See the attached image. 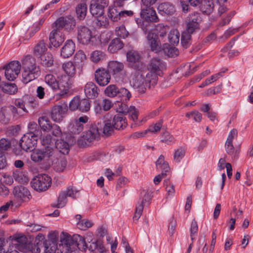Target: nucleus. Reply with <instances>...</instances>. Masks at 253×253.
Returning <instances> with one entry per match:
<instances>
[{
  "mask_svg": "<svg viewBox=\"0 0 253 253\" xmlns=\"http://www.w3.org/2000/svg\"><path fill=\"white\" fill-rule=\"evenodd\" d=\"M165 68L164 62L160 59L154 58L150 61L148 66V69L150 71L144 76L138 73L133 79V86L137 88L138 91L141 93L145 92L146 88L154 86L157 82V75H160Z\"/></svg>",
  "mask_w": 253,
  "mask_h": 253,
  "instance_id": "obj_1",
  "label": "nucleus"
},
{
  "mask_svg": "<svg viewBox=\"0 0 253 253\" xmlns=\"http://www.w3.org/2000/svg\"><path fill=\"white\" fill-rule=\"evenodd\" d=\"M60 242L58 245L46 242L43 246L45 253H69L76 248L79 250L86 248L84 238L78 234L71 236L67 233L62 232Z\"/></svg>",
  "mask_w": 253,
  "mask_h": 253,
  "instance_id": "obj_2",
  "label": "nucleus"
},
{
  "mask_svg": "<svg viewBox=\"0 0 253 253\" xmlns=\"http://www.w3.org/2000/svg\"><path fill=\"white\" fill-rule=\"evenodd\" d=\"M54 140L52 139L50 135H46L41 138L42 145L46 146L42 149L34 150L31 155V160L35 162H40L42 161H47L54 156L55 150L52 146L53 145Z\"/></svg>",
  "mask_w": 253,
  "mask_h": 253,
  "instance_id": "obj_3",
  "label": "nucleus"
},
{
  "mask_svg": "<svg viewBox=\"0 0 253 253\" xmlns=\"http://www.w3.org/2000/svg\"><path fill=\"white\" fill-rule=\"evenodd\" d=\"M22 81L24 84L37 78L41 74L40 67L37 65L35 60L30 55L24 57L22 61Z\"/></svg>",
  "mask_w": 253,
  "mask_h": 253,
  "instance_id": "obj_4",
  "label": "nucleus"
},
{
  "mask_svg": "<svg viewBox=\"0 0 253 253\" xmlns=\"http://www.w3.org/2000/svg\"><path fill=\"white\" fill-rule=\"evenodd\" d=\"M52 183L51 177L46 174H39L34 177L31 181L32 187L38 192L47 190Z\"/></svg>",
  "mask_w": 253,
  "mask_h": 253,
  "instance_id": "obj_5",
  "label": "nucleus"
},
{
  "mask_svg": "<svg viewBox=\"0 0 253 253\" xmlns=\"http://www.w3.org/2000/svg\"><path fill=\"white\" fill-rule=\"evenodd\" d=\"M77 38L78 42L83 44H93L94 38L91 30L85 25H80L77 27Z\"/></svg>",
  "mask_w": 253,
  "mask_h": 253,
  "instance_id": "obj_6",
  "label": "nucleus"
},
{
  "mask_svg": "<svg viewBox=\"0 0 253 253\" xmlns=\"http://www.w3.org/2000/svg\"><path fill=\"white\" fill-rule=\"evenodd\" d=\"M107 70L113 77L119 80H122L126 76L125 65L123 63L118 61H111L107 65Z\"/></svg>",
  "mask_w": 253,
  "mask_h": 253,
  "instance_id": "obj_7",
  "label": "nucleus"
},
{
  "mask_svg": "<svg viewBox=\"0 0 253 253\" xmlns=\"http://www.w3.org/2000/svg\"><path fill=\"white\" fill-rule=\"evenodd\" d=\"M56 28L64 29L66 31H73L76 25V20L72 16L60 17L54 23Z\"/></svg>",
  "mask_w": 253,
  "mask_h": 253,
  "instance_id": "obj_8",
  "label": "nucleus"
},
{
  "mask_svg": "<svg viewBox=\"0 0 253 253\" xmlns=\"http://www.w3.org/2000/svg\"><path fill=\"white\" fill-rule=\"evenodd\" d=\"M202 21V17L200 13L193 12L190 13L186 19V31L193 33L199 28V25Z\"/></svg>",
  "mask_w": 253,
  "mask_h": 253,
  "instance_id": "obj_9",
  "label": "nucleus"
},
{
  "mask_svg": "<svg viewBox=\"0 0 253 253\" xmlns=\"http://www.w3.org/2000/svg\"><path fill=\"white\" fill-rule=\"evenodd\" d=\"M21 65L18 61L10 62L5 67V76L9 81H13L20 73Z\"/></svg>",
  "mask_w": 253,
  "mask_h": 253,
  "instance_id": "obj_10",
  "label": "nucleus"
},
{
  "mask_svg": "<svg viewBox=\"0 0 253 253\" xmlns=\"http://www.w3.org/2000/svg\"><path fill=\"white\" fill-rule=\"evenodd\" d=\"M151 200V195L149 193L143 191L141 193V198L135 208V211L133 217L134 220H138L141 216L144 207L146 204H149Z\"/></svg>",
  "mask_w": 253,
  "mask_h": 253,
  "instance_id": "obj_11",
  "label": "nucleus"
},
{
  "mask_svg": "<svg viewBox=\"0 0 253 253\" xmlns=\"http://www.w3.org/2000/svg\"><path fill=\"white\" fill-rule=\"evenodd\" d=\"M94 80L99 85L105 86L110 83L111 75L107 69L98 68L94 73Z\"/></svg>",
  "mask_w": 253,
  "mask_h": 253,
  "instance_id": "obj_12",
  "label": "nucleus"
},
{
  "mask_svg": "<svg viewBox=\"0 0 253 253\" xmlns=\"http://www.w3.org/2000/svg\"><path fill=\"white\" fill-rule=\"evenodd\" d=\"M127 61L134 69L141 71L144 68L143 64L140 62L141 56L136 51H129L126 53Z\"/></svg>",
  "mask_w": 253,
  "mask_h": 253,
  "instance_id": "obj_13",
  "label": "nucleus"
},
{
  "mask_svg": "<svg viewBox=\"0 0 253 253\" xmlns=\"http://www.w3.org/2000/svg\"><path fill=\"white\" fill-rule=\"evenodd\" d=\"M31 135V133H26L20 140L19 145L25 151H33L35 145L37 144L38 138Z\"/></svg>",
  "mask_w": 253,
  "mask_h": 253,
  "instance_id": "obj_14",
  "label": "nucleus"
},
{
  "mask_svg": "<svg viewBox=\"0 0 253 253\" xmlns=\"http://www.w3.org/2000/svg\"><path fill=\"white\" fill-rule=\"evenodd\" d=\"M101 130V126L99 124L94 123L90 126L89 129L83 135V138L88 142L98 140L100 138Z\"/></svg>",
  "mask_w": 253,
  "mask_h": 253,
  "instance_id": "obj_15",
  "label": "nucleus"
},
{
  "mask_svg": "<svg viewBox=\"0 0 253 253\" xmlns=\"http://www.w3.org/2000/svg\"><path fill=\"white\" fill-rule=\"evenodd\" d=\"M140 17L146 22H158L159 19L152 6H141Z\"/></svg>",
  "mask_w": 253,
  "mask_h": 253,
  "instance_id": "obj_16",
  "label": "nucleus"
},
{
  "mask_svg": "<svg viewBox=\"0 0 253 253\" xmlns=\"http://www.w3.org/2000/svg\"><path fill=\"white\" fill-rule=\"evenodd\" d=\"M15 248L20 251L26 252L32 247V244L25 236H15L12 239Z\"/></svg>",
  "mask_w": 253,
  "mask_h": 253,
  "instance_id": "obj_17",
  "label": "nucleus"
},
{
  "mask_svg": "<svg viewBox=\"0 0 253 253\" xmlns=\"http://www.w3.org/2000/svg\"><path fill=\"white\" fill-rule=\"evenodd\" d=\"M67 111V105L65 103H61L55 105L52 109L51 117V119L56 122H59L62 121L63 118V115Z\"/></svg>",
  "mask_w": 253,
  "mask_h": 253,
  "instance_id": "obj_18",
  "label": "nucleus"
},
{
  "mask_svg": "<svg viewBox=\"0 0 253 253\" xmlns=\"http://www.w3.org/2000/svg\"><path fill=\"white\" fill-rule=\"evenodd\" d=\"M57 82L58 89L61 90L60 95L66 94L69 88L72 87V83L69 76L65 75H62L58 77Z\"/></svg>",
  "mask_w": 253,
  "mask_h": 253,
  "instance_id": "obj_19",
  "label": "nucleus"
},
{
  "mask_svg": "<svg viewBox=\"0 0 253 253\" xmlns=\"http://www.w3.org/2000/svg\"><path fill=\"white\" fill-rule=\"evenodd\" d=\"M148 44L153 51L157 53L161 49V43L157 34L154 32H149L147 36Z\"/></svg>",
  "mask_w": 253,
  "mask_h": 253,
  "instance_id": "obj_20",
  "label": "nucleus"
},
{
  "mask_svg": "<svg viewBox=\"0 0 253 253\" xmlns=\"http://www.w3.org/2000/svg\"><path fill=\"white\" fill-rule=\"evenodd\" d=\"M50 43L54 47H58L64 41V36L59 29L56 28L50 33L49 36Z\"/></svg>",
  "mask_w": 253,
  "mask_h": 253,
  "instance_id": "obj_21",
  "label": "nucleus"
},
{
  "mask_svg": "<svg viewBox=\"0 0 253 253\" xmlns=\"http://www.w3.org/2000/svg\"><path fill=\"white\" fill-rule=\"evenodd\" d=\"M103 126L102 128V133L106 136H109L112 135L114 132L115 127L111 120V114L108 113L106 114L103 119Z\"/></svg>",
  "mask_w": 253,
  "mask_h": 253,
  "instance_id": "obj_22",
  "label": "nucleus"
},
{
  "mask_svg": "<svg viewBox=\"0 0 253 253\" xmlns=\"http://www.w3.org/2000/svg\"><path fill=\"white\" fill-rule=\"evenodd\" d=\"M12 193L15 198L23 201L29 200L31 197L28 189L23 186H15Z\"/></svg>",
  "mask_w": 253,
  "mask_h": 253,
  "instance_id": "obj_23",
  "label": "nucleus"
},
{
  "mask_svg": "<svg viewBox=\"0 0 253 253\" xmlns=\"http://www.w3.org/2000/svg\"><path fill=\"white\" fill-rule=\"evenodd\" d=\"M98 88L93 82L87 83L84 87V91L88 99H94L98 95Z\"/></svg>",
  "mask_w": 253,
  "mask_h": 253,
  "instance_id": "obj_24",
  "label": "nucleus"
},
{
  "mask_svg": "<svg viewBox=\"0 0 253 253\" xmlns=\"http://www.w3.org/2000/svg\"><path fill=\"white\" fill-rule=\"evenodd\" d=\"M75 50V44L72 40H67L61 49V55L66 58L70 57Z\"/></svg>",
  "mask_w": 253,
  "mask_h": 253,
  "instance_id": "obj_25",
  "label": "nucleus"
},
{
  "mask_svg": "<svg viewBox=\"0 0 253 253\" xmlns=\"http://www.w3.org/2000/svg\"><path fill=\"white\" fill-rule=\"evenodd\" d=\"M111 120L116 129H123L127 126L126 119L122 114H111Z\"/></svg>",
  "mask_w": 253,
  "mask_h": 253,
  "instance_id": "obj_26",
  "label": "nucleus"
},
{
  "mask_svg": "<svg viewBox=\"0 0 253 253\" xmlns=\"http://www.w3.org/2000/svg\"><path fill=\"white\" fill-rule=\"evenodd\" d=\"M112 106V101L109 99L105 98L95 106V111L96 113L101 114L102 111H107L109 110Z\"/></svg>",
  "mask_w": 253,
  "mask_h": 253,
  "instance_id": "obj_27",
  "label": "nucleus"
},
{
  "mask_svg": "<svg viewBox=\"0 0 253 253\" xmlns=\"http://www.w3.org/2000/svg\"><path fill=\"white\" fill-rule=\"evenodd\" d=\"M67 166L66 159L64 156H60L54 160L52 163L53 169L58 172H62Z\"/></svg>",
  "mask_w": 253,
  "mask_h": 253,
  "instance_id": "obj_28",
  "label": "nucleus"
},
{
  "mask_svg": "<svg viewBox=\"0 0 253 253\" xmlns=\"http://www.w3.org/2000/svg\"><path fill=\"white\" fill-rule=\"evenodd\" d=\"M47 50L46 44L43 40L40 41L33 48L34 55L38 58H40L45 54Z\"/></svg>",
  "mask_w": 253,
  "mask_h": 253,
  "instance_id": "obj_29",
  "label": "nucleus"
},
{
  "mask_svg": "<svg viewBox=\"0 0 253 253\" xmlns=\"http://www.w3.org/2000/svg\"><path fill=\"white\" fill-rule=\"evenodd\" d=\"M158 10L162 15H171L175 12L174 6L169 2L160 4L158 7Z\"/></svg>",
  "mask_w": 253,
  "mask_h": 253,
  "instance_id": "obj_30",
  "label": "nucleus"
},
{
  "mask_svg": "<svg viewBox=\"0 0 253 253\" xmlns=\"http://www.w3.org/2000/svg\"><path fill=\"white\" fill-rule=\"evenodd\" d=\"M77 18L80 20H84L86 15L87 6L84 0H82L76 7Z\"/></svg>",
  "mask_w": 253,
  "mask_h": 253,
  "instance_id": "obj_31",
  "label": "nucleus"
},
{
  "mask_svg": "<svg viewBox=\"0 0 253 253\" xmlns=\"http://www.w3.org/2000/svg\"><path fill=\"white\" fill-rule=\"evenodd\" d=\"M116 5L115 3L114 6H110L108 10V17L113 22L118 21L121 17V10Z\"/></svg>",
  "mask_w": 253,
  "mask_h": 253,
  "instance_id": "obj_32",
  "label": "nucleus"
},
{
  "mask_svg": "<svg viewBox=\"0 0 253 253\" xmlns=\"http://www.w3.org/2000/svg\"><path fill=\"white\" fill-rule=\"evenodd\" d=\"M104 7L97 4L95 1H90L89 10L91 14L96 17L101 16L104 13Z\"/></svg>",
  "mask_w": 253,
  "mask_h": 253,
  "instance_id": "obj_33",
  "label": "nucleus"
},
{
  "mask_svg": "<svg viewBox=\"0 0 253 253\" xmlns=\"http://www.w3.org/2000/svg\"><path fill=\"white\" fill-rule=\"evenodd\" d=\"M56 148L59 150L60 153L66 155L69 153L70 148L67 142L63 139H60L57 140L55 143Z\"/></svg>",
  "mask_w": 253,
  "mask_h": 253,
  "instance_id": "obj_34",
  "label": "nucleus"
},
{
  "mask_svg": "<svg viewBox=\"0 0 253 253\" xmlns=\"http://www.w3.org/2000/svg\"><path fill=\"white\" fill-rule=\"evenodd\" d=\"M40 58H41L40 63L43 66L49 67L53 65L54 58L51 53L46 52Z\"/></svg>",
  "mask_w": 253,
  "mask_h": 253,
  "instance_id": "obj_35",
  "label": "nucleus"
},
{
  "mask_svg": "<svg viewBox=\"0 0 253 253\" xmlns=\"http://www.w3.org/2000/svg\"><path fill=\"white\" fill-rule=\"evenodd\" d=\"M124 46V43L119 38L113 39L108 46V50L112 53H114L117 50L122 49Z\"/></svg>",
  "mask_w": 253,
  "mask_h": 253,
  "instance_id": "obj_36",
  "label": "nucleus"
},
{
  "mask_svg": "<svg viewBox=\"0 0 253 253\" xmlns=\"http://www.w3.org/2000/svg\"><path fill=\"white\" fill-rule=\"evenodd\" d=\"M156 166L157 169L162 170V172L163 171L165 173H167L169 170V164L165 161L163 155H160L156 162Z\"/></svg>",
  "mask_w": 253,
  "mask_h": 253,
  "instance_id": "obj_37",
  "label": "nucleus"
},
{
  "mask_svg": "<svg viewBox=\"0 0 253 253\" xmlns=\"http://www.w3.org/2000/svg\"><path fill=\"white\" fill-rule=\"evenodd\" d=\"M165 54L169 57H173L179 54V50L175 47L171 46L168 44H165L163 47Z\"/></svg>",
  "mask_w": 253,
  "mask_h": 253,
  "instance_id": "obj_38",
  "label": "nucleus"
},
{
  "mask_svg": "<svg viewBox=\"0 0 253 253\" xmlns=\"http://www.w3.org/2000/svg\"><path fill=\"white\" fill-rule=\"evenodd\" d=\"M62 69L68 76L72 77L76 74V67L72 62H67L62 65Z\"/></svg>",
  "mask_w": 253,
  "mask_h": 253,
  "instance_id": "obj_39",
  "label": "nucleus"
},
{
  "mask_svg": "<svg viewBox=\"0 0 253 253\" xmlns=\"http://www.w3.org/2000/svg\"><path fill=\"white\" fill-rule=\"evenodd\" d=\"M215 6V2L213 0H207L202 4L201 9L203 12L210 14Z\"/></svg>",
  "mask_w": 253,
  "mask_h": 253,
  "instance_id": "obj_40",
  "label": "nucleus"
},
{
  "mask_svg": "<svg viewBox=\"0 0 253 253\" xmlns=\"http://www.w3.org/2000/svg\"><path fill=\"white\" fill-rule=\"evenodd\" d=\"M44 81L51 88L54 90L58 89L57 85V80L55 77L52 74H47L44 77Z\"/></svg>",
  "mask_w": 253,
  "mask_h": 253,
  "instance_id": "obj_41",
  "label": "nucleus"
},
{
  "mask_svg": "<svg viewBox=\"0 0 253 253\" xmlns=\"http://www.w3.org/2000/svg\"><path fill=\"white\" fill-rule=\"evenodd\" d=\"M192 33L188 32L185 30L182 34L181 44L184 48H187L191 44V34Z\"/></svg>",
  "mask_w": 253,
  "mask_h": 253,
  "instance_id": "obj_42",
  "label": "nucleus"
},
{
  "mask_svg": "<svg viewBox=\"0 0 253 253\" xmlns=\"http://www.w3.org/2000/svg\"><path fill=\"white\" fill-rule=\"evenodd\" d=\"M38 123L39 126L44 131H49L50 130L52 125L50 124V121L47 117H40L38 119Z\"/></svg>",
  "mask_w": 253,
  "mask_h": 253,
  "instance_id": "obj_43",
  "label": "nucleus"
},
{
  "mask_svg": "<svg viewBox=\"0 0 253 253\" xmlns=\"http://www.w3.org/2000/svg\"><path fill=\"white\" fill-rule=\"evenodd\" d=\"M28 128L29 132L27 133H31V135L37 138L41 136V131L36 123L30 122L28 125Z\"/></svg>",
  "mask_w": 253,
  "mask_h": 253,
  "instance_id": "obj_44",
  "label": "nucleus"
},
{
  "mask_svg": "<svg viewBox=\"0 0 253 253\" xmlns=\"http://www.w3.org/2000/svg\"><path fill=\"white\" fill-rule=\"evenodd\" d=\"M67 197L68 196L64 191L60 192L57 199V203L56 204H52V206L58 208H63L67 203Z\"/></svg>",
  "mask_w": 253,
  "mask_h": 253,
  "instance_id": "obj_45",
  "label": "nucleus"
},
{
  "mask_svg": "<svg viewBox=\"0 0 253 253\" xmlns=\"http://www.w3.org/2000/svg\"><path fill=\"white\" fill-rule=\"evenodd\" d=\"M119 88L115 84L108 85L104 90L105 95L109 97H114L118 96Z\"/></svg>",
  "mask_w": 253,
  "mask_h": 253,
  "instance_id": "obj_46",
  "label": "nucleus"
},
{
  "mask_svg": "<svg viewBox=\"0 0 253 253\" xmlns=\"http://www.w3.org/2000/svg\"><path fill=\"white\" fill-rule=\"evenodd\" d=\"M11 114L8 108H2L0 111V120L4 124H7L9 122L12 118Z\"/></svg>",
  "mask_w": 253,
  "mask_h": 253,
  "instance_id": "obj_47",
  "label": "nucleus"
},
{
  "mask_svg": "<svg viewBox=\"0 0 253 253\" xmlns=\"http://www.w3.org/2000/svg\"><path fill=\"white\" fill-rule=\"evenodd\" d=\"M180 34L177 30L172 29L170 30L168 35L169 41L171 44L178 43L179 41Z\"/></svg>",
  "mask_w": 253,
  "mask_h": 253,
  "instance_id": "obj_48",
  "label": "nucleus"
},
{
  "mask_svg": "<svg viewBox=\"0 0 253 253\" xmlns=\"http://www.w3.org/2000/svg\"><path fill=\"white\" fill-rule=\"evenodd\" d=\"M77 121H73L69 126L68 129L72 134H79L83 131L84 126L79 125Z\"/></svg>",
  "mask_w": 253,
  "mask_h": 253,
  "instance_id": "obj_49",
  "label": "nucleus"
},
{
  "mask_svg": "<svg viewBox=\"0 0 253 253\" xmlns=\"http://www.w3.org/2000/svg\"><path fill=\"white\" fill-rule=\"evenodd\" d=\"M45 18L44 17L42 18L39 20L38 22L35 23L29 31V36L30 37H32L34 36L35 34L38 32L42 27V26L43 24L45 21Z\"/></svg>",
  "mask_w": 253,
  "mask_h": 253,
  "instance_id": "obj_50",
  "label": "nucleus"
},
{
  "mask_svg": "<svg viewBox=\"0 0 253 253\" xmlns=\"http://www.w3.org/2000/svg\"><path fill=\"white\" fill-rule=\"evenodd\" d=\"M1 87L3 92L9 94H14L17 92V87L15 84L6 83Z\"/></svg>",
  "mask_w": 253,
  "mask_h": 253,
  "instance_id": "obj_51",
  "label": "nucleus"
},
{
  "mask_svg": "<svg viewBox=\"0 0 253 253\" xmlns=\"http://www.w3.org/2000/svg\"><path fill=\"white\" fill-rule=\"evenodd\" d=\"M84 242H85L84 240ZM85 243L86 246V248L84 250L81 249V250L85 251V250L87 248H88L89 250H90L91 252H93L95 250H98L100 252L103 253V252L105 251V248L102 246V245L100 243H99L98 241L92 242L88 247H87L86 243Z\"/></svg>",
  "mask_w": 253,
  "mask_h": 253,
  "instance_id": "obj_52",
  "label": "nucleus"
},
{
  "mask_svg": "<svg viewBox=\"0 0 253 253\" xmlns=\"http://www.w3.org/2000/svg\"><path fill=\"white\" fill-rule=\"evenodd\" d=\"M155 31L157 32V35L161 37H164L169 30V28L167 25H165L162 23L158 24L155 26Z\"/></svg>",
  "mask_w": 253,
  "mask_h": 253,
  "instance_id": "obj_53",
  "label": "nucleus"
},
{
  "mask_svg": "<svg viewBox=\"0 0 253 253\" xmlns=\"http://www.w3.org/2000/svg\"><path fill=\"white\" fill-rule=\"evenodd\" d=\"M104 58V53L100 50H95L90 54V59L94 63H97L103 60Z\"/></svg>",
  "mask_w": 253,
  "mask_h": 253,
  "instance_id": "obj_54",
  "label": "nucleus"
},
{
  "mask_svg": "<svg viewBox=\"0 0 253 253\" xmlns=\"http://www.w3.org/2000/svg\"><path fill=\"white\" fill-rule=\"evenodd\" d=\"M86 55L82 50L77 51L74 56V61L78 65H82L86 60Z\"/></svg>",
  "mask_w": 253,
  "mask_h": 253,
  "instance_id": "obj_55",
  "label": "nucleus"
},
{
  "mask_svg": "<svg viewBox=\"0 0 253 253\" xmlns=\"http://www.w3.org/2000/svg\"><path fill=\"white\" fill-rule=\"evenodd\" d=\"M90 102L88 99H81L79 97V109L80 111L87 112L90 109Z\"/></svg>",
  "mask_w": 253,
  "mask_h": 253,
  "instance_id": "obj_56",
  "label": "nucleus"
},
{
  "mask_svg": "<svg viewBox=\"0 0 253 253\" xmlns=\"http://www.w3.org/2000/svg\"><path fill=\"white\" fill-rule=\"evenodd\" d=\"M124 112H127L128 114L129 118L133 121L135 122L138 119V111L134 106H131L128 109H126V111L124 110Z\"/></svg>",
  "mask_w": 253,
  "mask_h": 253,
  "instance_id": "obj_57",
  "label": "nucleus"
},
{
  "mask_svg": "<svg viewBox=\"0 0 253 253\" xmlns=\"http://www.w3.org/2000/svg\"><path fill=\"white\" fill-rule=\"evenodd\" d=\"M64 191L68 197L74 199H76L80 195L79 191L73 186L68 187Z\"/></svg>",
  "mask_w": 253,
  "mask_h": 253,
  "instance_id": "obj_58",
  "label": "nucleus"
},
{
  "mask_svg": "<svg viewBox=\"0 0 253 253\" xmlns=\"http://www.w3.org/2000/svg\"><path fill=\"white\" fill-rule=\"evenodd\" d=\"M93 225V223L86 219H83V220L78 221L77 223V227L82 230H86L87 228L91 227Z\"/></svg>",
  "mask_w": 253,
  "mask_h": 253,
  "instance_id": "obj_59",
  "label": "nucleus"
},
{
  "mask_svg": "<svg viewBox=\"0 0 253 253\" xmlns=\"http://www.w3.org/2000/svg\"><path fill=\"white\" fill-rule=\"evenodd\" d=\"M173 136L167 131L164 132L162 135L161 141L163 143L170 145L174 142Z\"/></svg>",
  "mask_w": 253,
  "mask_h": 253,
  "instance_id": "obj_60",
  "label": "nucleus"
},
{
  "mask_svg": "<svg viewBox=\"0 0 253 253\" xmlns=\"http://www.w3.org/2000/svg\"><path fill=\"white\" fill-rule=\"evenodd\" d=\"M11 146V143L9 140L2 138L0 140V150L3 152L9 150Z\"/></svg>",
  "mask_w": 253,
  "mask_h": 253,
  "instance_id": "obj_61",
  "label": "nucleus"
},
{
  "mask_svg": "<svg viewBox=\"0 0 253 253\" xmlns=\"http://www.w3.org/2000/svg\"><path fill=\"white\" fill-rule=\"evenodd\" d=\"M162 120H159L157 123H156L154 125L151 126L149 128L146 129L147 132H152L156 133H158L160 130L162 126Z\"/></svg>",
  "mask_w": 253,
  "mask_h": 253,
  "instance_id": "obj_62",
  "label": "nucleus"
},
{
  "mask_svg": "<svg viewBox=\"0 0 253 253\" xmlns=\"http://www.w3.org/2000/svg\"><path fill=\"white\" fill-rule=\"evenodd\" d=\"M115 32L117 36L124 39L127 37L128 35V32L126 30L124 25L116 27Z\"/></svg>",
  "mask_w": 253,
  "mask_h": 253,
  "instance_id": "obj_63",
  "label": "nucleus"
},
{
  "mask_svg": "<svg viewBox=\"0 0 253 253\" xmlns=\"http://www.w3.org/2000/svg\"><path fill=\"white\" fill-rule=\"evenodd\" d=\"M185 151L183 148H179L176 151H175L174 156V161L177 163H178L183 158L185 155Z\"/></svg>",
  "mask_w": 253,
  "mask_h": 253,
  "instance_id": "obj_64",
  "label": "nucleus"
}]
</instances>
